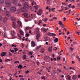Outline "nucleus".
<instances>
[{
  "label": "nucleus",
  "instance_id": "nucleus-13",
  "mask_svg": "<svg viewBox=\"0 0 80 80\" xmlns=\"http://www.w3.org/2000/svg\"><path fill=\"white\" fill-rule=\"evenodd\" d=\"M40 37V33H39L37 34V40H38L39 39V38Z\"/></svg>",
  "mask_w": 80,
  "mask_h": 80
},
{
  "label": "nucleus",
  "instance_id": "nucleus-31",
  "mask_svg": "<svg viewBox=\"0 0 80 80\" xmlns=\"http://www.w3.org/2000/svg\"><path fill=\"white\" fill-rule=\"evenodd\" d=\"M52 33H51L50 32H48V35L49 36H52Z\"/></svg>",
  "mask_w": 80,
  "mask_h": 80
},
{
  "label": "nucleus",
  "instance_id": "nucleus-43",
  "mask_svg": "<svg viewBox=\"0 0 80 80\" xmlns=\"http://www.w3.org/2000/svg\"><path fill=\"white\" fill-rule=\"evenodd\" d=\"M70 49L71 50V52H72V51H73V49H74V48H73L72 47H71V48H70Z\"/></svg>",
  "mask_w": 80,
  "mask_h": 80
},
{
  "label": "nucleus",
  "instance_id": "nucleus-23",
  "mask_svg": "<svg viewBox=\"0 0 80 80\" xmlns=\"http://www.w3.org/2000/svg\"><path fill=\"white\" fill-rule=\"evenodd\" d=\"M41 47V46H38L35 49H36V50H38V49H39V48H40Z\"/></svg>",
  "mask_w": 80,
  "mask_h": 80
},
{
  "label": "nucleus",
  "instance_id": "nucleus-51",
  "mask_svg": "<svg viewBox=\"0 0 80 80\" xmlns=\"http://www.w3.org/2000/svg\"><path fill=\"white\" fill-rule=\"evenodd\" d=\"M63 19H64V20H63V21H65V20H66V19H67V18H63Z\"/></svg>",
  "mask_w": 80,
  "mask_h": 80
},
{
  "label": "nucleus",
  "instance_id": "nucleus-56",
  "mask_svg": "<svg viewBox=\"0 0 80 80\" xmlns=\"http://www.w3.org/2000/svg\"><path fill=\"white\" fill-rule=\"evenodd\" d=\"M2 19V16H1L0 15V21Z\"/></svg>",
  "mask_w": 80,
  "mask_h": 80
},
{
  "label": "nucleus",
  "instance_id": "nucleus-7",
  "mask_svg": "<svg viewBox=\"0 0 80 80\" xmlns=\"http://www.w3.org/2000/svg\"><path fill=\"white\" fill-rule=\"evenodd\" d=\"M7 21H8V18L6 17L4 18L3 20V23H5Z\"/></svg>",
  "mask_w": 80,
  "mask_h": 80
},
{
  "label": "nucleus",
  "instance_id": "nucleus-14",
  "mask_svg": "<svg viewBox=\"0 0 80 80\" xmlns=\"http://www.w3.org/2000/svg\"><path fill=\"white\" fill-rule=\"evenodd\" d=\"M58 38H56L54 40V43H57L58 42Z\"/></svg>",
  "mask_w": 80,
  "mask_h": 80
},
{
  "label": "nucleus",
  "instance_id": "nucleus-47",
  "mask_svg": "<svg viewBox=\"0 0 80 80\" xmlns=\"http://www.w3.org/2000/svg\"><path fill=\"white\" fill-rule=\"evenodd\" d=\"M76 57L78 58V60H79L80 59V58H79V56H77Z\"/></svg>",
  "mask_w": 80,
  "mask_h": 80
},
{
  "label": "nucleus",
  "instance_id": "nucleus-28",
  "mask_svg": "<svg viewBox=\"0 0 80 80\" xmlns=\"http://www.w3.org/2000/svg\"><path fill=\"white\" fill-rule=\"evenodd\" d=\"M24 16L25 17H27V16H28V14L27 13H24Z\"/></svg>",
  "mask_w": 80,
  "mask_h": 80
},
{
  "label": "nucleus",
  "instance_id": "nucleus-54",
  "mask_svg": "<svg viewBox=\"0 0 80 80\" xmlns=\"http://www.w3.org/2000/svg\"><path fill=\"white\" fill-rule=\"evenodd\" d=\"M21 45L22 46V48H23V47H24V46H25V45H24L23 44V43H22L21 44Z\"/></svg>",
  "mask_w": 80,
  "mask_h": 80
},
{
  "label": "nucleus",
  "instance_id": "nucleus-6",
  "mask_svg": "<svg viewBox=\"0 0 80 80\" xmlns=\"http://www.w3.org/2000/svg\"><path fill=\"white\" fill-rule=\"evenodd\" d=\"M21 11L23 12H27V9L24 7H23L21 8Z\"/></svg>",
  "mask_w": 80,
  "mask_h": 80
},
{
  "label": "nucleus",
  "instance_id": "nucleus-45",
  "mask_svg": "<svg viewBox=\"0 0 80 80\" xmlns=\"http://www.w3.org/2000/svg\"><path fill=\"white\" fill-rule=\"evenodd\" d=\"M10 52H12V53H14V51L13 50H10Z\"/></svg>",
  "mask_w": 80,
  "mask_h": 80
},
{
  "label": "nucleus",
  "instance_id": "nucleus-4",
  "mask_svg": "<svg viewBox=\"0 0 80 80\" xmlns=\"http://www.w3.org/2000/svg\"><path fill=\"white\" fill-rule=\"evenodd\" d=\"M58 24L60 25V26L62 28H65V27L64 26L63 23L60 21H59Z\"/></svg>",
  "mask_w": 80,
  "mask_h": 80
},
{
  "label": "nucleus",
  "instance_id": "nucleus-59",
  "mask_svg": "<svg viewBox=\"0 0 80 80\" xmlns=\"http://www.w3.org/2000/svg\"><path fill=\"white\" fill-rule=\"evenodd\" d=\"M52 20H53V19H51L49 20V21L51 22V21H52Z\"/></svg>",
  "mask_w": 80,
  "mask_h": 80
},
{
  "label": "nucleus",
  "instance_id": "nucleus-36",
  "mask_svg": "<svg viewBox=\"0 0 80 80\" xmlns=\"http://www.w3.org/2000/svg\"><path fill=\"white\" fill-rule=\"evenodd\" d=\"M71 6H72V4H70L69 5H68V7H69L70 8H72V7Z\"/></svg>",
  "mask_w": 80,
  "mask_h": 80
},
{
  "label": "nucleus",
  "instance_id": "nucleus-22",
  "mask_svg": "<svg viewBox=\"0 0 80 80\" xmlns=\"http://www.w3.org/2000/svg\"><path fill=\"white\" fill-rule=\"evenodd\" d=\"M4 3V0H0V4H3Z\"/></svg>",
  "mask_w": 80,
  "mask_h": 80
},
{
  "label": "nucleus",
  "instance_id": "nucleus-42",
  "mask_svg": "<svg viewBox=\"0 0 80 80\" xmlns=\"http://www.w3.org/2000/svg\"><path fill=\"white\" fill-rule=\"evenodd\" d=\"M29 55H33V53H32V52H29Z\"/></svg>",
  "mask_w": 80,
  "mask_h": 80
},
{
  "label": "nucleus",
  "instance_id": "nucleus-32",
  "mask_svg": "<svg viewBox=\"0 0 80 80\" xmlns=\"http://www.w3.org/2000/svg\"><path fill=\"white\" fill-rule=\"evenodd\" d=\"M14 50L15 51V52H17V51H18V49L17 48H14Z\"/></svg>",
  "mask_w": 80,
  "mask_h": 80
},
{
  "label": "nucleus",
  "instance_id": "nucleus-33",
  "mask_svg": "<svg viewBox=\"0 0 80 80\" xmlns=\"http://www.w3.org/2000/svg\"><path fill=\"white\" fill-rule=\"evenodd\" d=\"M52 36L53 37H55L56 34L55 33H52Z\"/></svg>",
  "mask_w": 80,
  "mask_h": 80
},
{
  "label": "nucleus",
  "instance_id": "nucleus-21",
  "mask_svg": "<svg viewBox=\"0 0 80 80\" xmlns=\"http://www.w3.org/2000/svg\"><path fill=\"white\" fill-rule=\"evenodd\" d=\"M22 68H23V66H22V65L20 64L19 65L18 67V68H20L21 69H22Z\"/></svg>",
  "mask_w": 80,
  "mask_h": 80
},
{
  "label": "nucleus",
  "instance_id": "nucleus-39",
  "mask_svg": "<svg viewBox=\"0 0 80 80\" xmlns=\"http://www.w3.org/2000/svg\"><path fill=\"white\" fill-rule=\"evenodd\" d=\"M57 71H59V73H60L61 72H62V70L60 69H57Z\"/></svg>",
  "mask_w": 80,
  "mask_h": 80
},
{
  "label": "nucleus",
  "instance_id": "nucleus-63",
  "mask_svg": "<svg viewBox=\"0 0 80 80\" xmlns=\"http://www.w3.org/2000/svg\"><path fill=\"white\" fill-rule=\"evenodd\" d=\"M20 80H24V78H21L20 79Z\"/></svg>",
  "mask_w": 80,
  "mask_h": 80
},
{
  "label": "nucleus",
  "instance_id": "nucleus-46",
  "mask_svg": "<svg viewBox=\"0 0 80 80\" xmlns=\"http://www.w3.org/2000/svg\"><path fill=\"white\" fill-rule=\"evenodd\" d=\"M53 19H54L55 20H57V17H55L53 18Z\"/></svg>",
  "mask_w": 80,
  "mask_h": 80
},
{
  "label": "nucleus",
  "instance_id": "nucleus-29",
  "mask_svg": "<svg viewBox=\"0 0 80 80\" xmlns=\"http://www.w3.org/2000/svg\"><path fill=\"white\" fill-rule=\"evenodd\" d=\"M45 51V50L44 49H42L41 50V52L42 53H43V52H44V51Z\"/></svg>",
  "mask_w": 80,
  "mask_h": 80
},
{
  "label": "nucleus",
  "instance_id": "nucleus-57",
  "mask_svg": "<svg viewBox=\"0 0 80 80\" xmlns=\"http://www.w3.org/2000/svg\"><path fill=\"white\" fill-rule=\"evenodd\" d=\"M53 60H54V61H56L57 60V58H53Z\"/></svg>",
  "mask_w": 80,
  "mask_h": 80
},
{
  "label": "nucleus",
  "instance_id": "nucleus-35",
  "mask_svg": "<svg viewBox=\"0 0 80 80\" xmlns=\"http://www.w3.org/2000/svg\"><path fill=\"white\" fill-rule=\"evenodd\" d=\"M43 32L44 33H45V32H47V29H46V28H44L43 29Z\"/></svg>",
  "mask_w": 80,
  "mask_h": 80
},
{
  "label": "nucleus",
  "instance_id": "nucleus-53",
  "mask_svg": "<svg viewBox=\"0 0 80 80\" xmlns=\"http://www.w3.org/2000/svg\"><path fill=\"white\" fill-rule=\"evenodd\" d=\"M28 38H26L25 40V42H26V41H28Z\"/></svg>",
  "mask_w": 80,
  "mask_h": 80
},
{
  "label": "nucleus",
  "instance_id": "nucleus-17",
  "mask_svg": "<svg viewBox=\"0 0 80 80\" xmlns=\"http://www.w3.org/2000/svg\"><path fill=\"white\" fill-rule=\"evenodd\" d=\"M67 77L68 78V80H71V76H70V75H68L67 76Z\"/></svg>",
  "mask_w": 80,
  "mask_h": 80
},
{
  "label": "nucleus",
  "instance_id": "nucleus-64",
  "mask_svg": "<svg viewBox=\"0 0 80 80\" xmlns=\"http://www.w3.org/2000/svg\"><path fill=\"white\" fill-rule=\"evenodd\" d=\"M72 8H75V6H74V5H73L72 6Z\"/></svg>",
  "mask_w": 80,
  "mask_h": 80
},
{
  "label": "nucleus",
  "instance_id": "nucleus-34",
  "mask_svg": "<svg viewBox=\"0 0 80 80\" xmlns=\"http://www.w3.org/2000/svg\"><path fill=\"white\" fill-rule=\"evenodd\" d=\"M75 56V53H73V54H72V56L71 57V58H73V57Z\"/></svg>",
  "mask_w": 80,
  "mask_h": 80
},
{
  "label": "nucleus",
  "instance_id": "nucleus-30",
  "mask_svg": "<svg viewBox=\"0 0 80 80\" xmlns=\"http://www.w3.org/2000/svg\"><path fill=\"white\" fill-rule=\"evenodd\" d=\"M23 58L24 59H26L27 58V56L25 55H23Z\"/></svg>",
  "mask_w": 80,
  "mask_h": 80
},
{
  "label": "nucleus",
  "instance_id": "nucleus-5",
  "mask_svg": "<svg viewBox=\"0 0 80 80\" xmlns=\"http://www.w3.org/2000/svg\"><path fill=\"white\" fill-rule=\"evenodd\" d=\"M42 13H43V10L42 9L39 10L37 12V14L38 15H42Z\"/></svg>",
  "mask_w": 80,
  "mask_h": 80
},
{
  "label": "nucleus",
  "instance_id": "nucleus-18",
  "mask_svg": "<svg viewBox=\"0 0 80 80\" xmlns=\"http://www.w3.org/2000/svg\"><path fill=\"white\" fill-rule=\"evenodd\" d=\"M34 8H35V10H38V8H39V7H38V6H34Z\"/></svg>",
  "mask_w": 80,
  "mask_h": 80
},
{
  "label": "nucleus",
  "instance_id": "nucleus-41",
  "mask_svg": "<svg viewBox=\"0 0 80 80\" xmlns=\"http://www.w3.org/2000/svg\"><path fill=\"white\" fill-rule=\"evenodd\" d=\"M29 36V34L27 33L26 34V37H28Z\"/></svg>",
  "mask_w": 80,
  "mask_h": 80
},
{
  "label": "nucleus",
  "instance_id": "nucleus-20",
  "mask_svg": "<svg viewBox=\"0 0 80 80\" xmlns=\"http://www.w3.org/2000/svg\"><path fill=\"white\" fill-rule=\"evenodd\" d=\"M20 34L21 35H24V32L23 31L21 30H20Z\"/></svg>",
  "mask_w": 80,
  "mask_h": 80
},
{
  "label": "nucleus",
  "instance_id": "nucleus-12",
  "mask_svg": "<svg viewBox=\"0 0 80 80\" xmlns=\"http://www.w3.org/2000/svg\"><path fill=\"white\" fill-rule=\"evenodd\" d=\"M39 30L40 29H39V28H36L35 30V32L37 33H38V32H39Z\"/></svg>",
  "mask_w": 80,
  "mask_h": 80
},
{
  "label": "nucleus",
  "instance_id": "nucleus-8",
  "mask_svg": "<svg viewBox=\"0 0 80 80\" xmlns=\"http://www.w3.org/2000/svg\"><path fill=\"white\" fill-rule=\"evenodd\" d=\"M6 15L7 17H11V14H10V12L8 11H7L6 13Z\"/></svg>",
  "mask_w": 80,
  "mask_h": 80
},
{
  "label": "nucleus",
  "instance_id": "nucleus-10",
  "mask_svg": "<svg viewBox=\"0 0 80 80\" xmlns=\"http://www.w3.org/2000/svg\"><path fill=\"white\" fill-rule=\"evenodd\" d=\"M11 34L13 36H15V31L13 30L11 31Z\"/></svg>",
  "mask_w": 80,
  "mask_h": 80
},
{
  "label": "nucleus",
  "instance_id": "nucleus-58",
  "mask_svg": "<svg viewBox=\"0 0 80 80\" xmlns=\"http://www.w3.org/2000/svg\"><path fill=\"white\" fill-rule=\"evenodd\" d=\"M47 20H48V19H47V18H45V19L44 21H45V22H47Z\"/></svg>",
  "mask_w": 80,
  "mask_h": 80
},
{
  "label": "nucleus",
  "instance_id": "nucleus-1",
  "mask_svg": "<svg viewBox=\"0 0 80 80\" xmlns=\"http://www.w3.org/2000/svg\"><path fill=\"white\" fill-rule=\"evenodd\" d=\"M5 3L7 7H10L11 6V2L9 0H6L5 1Z\"/></svg>",
  "mask_w": 80,
  "mask_h": 80
},
{
  "label": "nucleus",
  "instance_id": "nucleus-26",
  "mask_svg": "<svg viewBox=\"0 0 80 80\" xmlns=\"http://www.w3.org/2000/svg\"><path fill=\"white\" fill-rule=\"evenodd\" d=\"M11 2H12V3H15V2H16V1L17 0H11Z\"/></svg>",
  "mask_w": 80,
  "mask_h": 80
},
{
  "label": "nucleus",
  "instance_id": "nucleus-40",
  "mask_svg": "<svg viewBox=\"0 0 80 80\" xmlns=\"http://www.w3.org/2000/svg\"><path fill=\"white\" fill-rule=\"evenodd\" d=\"M18 37L20 38V39H22V37H21V36L19 34L18 35Z\"/></svg>",
  "mask_w": 80,
  "mask_h": 80
},
{
  "label": "nucleus",
  "instance_id": "nucleus-60",
  "mask_svg": "<svg viewBox=\"0 0 80 80\" xmlns=\"http://www.w3.org/2000/svg\"><path fill=\"white\" fill-rule=\"evenodd\" d=\"M9 55H10V56H12V53H11V52H9Z\"/></svg>",
  "mask_w": 80,
  "mask_h": 80
},
{
  "label": "nucleus",
  "instance_id": "nucleus-37",
  "mask_svg": "<svg viewBox=\"0 0 80 80\" xmlns=\"http://www.w3.org/2000/svg\"><path fill=\"white\" fill-rule=\"evenodd\" d=\"M47 40H48V38L47 37H45V40L44 41L45 42H47Z\"/></svg>",
  "mask_w": 80,
  "mask_h": 80
},
{
  "label": "nucleus",
  "instance_id": "nucleus-61",
  "mask_svg": "<svg viewBox=\"0 0 80 80\" xmlns=\"http://www.w3.org/2000/svg\"><path fill=\"white\" fill-rule=\"evenodd\" d=\"M63 11V8H62L61 10H59L58 12H62Z\"/></svg>",
  "mask_w": 80,
  "mask_h": 80
},
{
  "label": "nucleus",
  "instance_id": "nucleus-55",
  "mask_svg": "<svg viewBox=\"0 0 80 80\" xmlns=\"http://www.w3.org/2000/svg\"><path fill=\"white\" fill-rule=\"evenodd\" d=\"M2 34H3V33L1 31H0V35H2Z\"/></svg>",
  "mask_w": 80,
  "mask_h": 80
},
{
  "label": "nucleus",
  "instance_id": "nucleus-38",
  "mask_svg": "<svg viewBox=\"0 0 80 80\" xmlns=\"http://www.w3.org/2000/svg\"><path fill=\"white\" fill-rule=\"evenodd\" d=\"M29 29V28H28L27 27V28H25L24 29V30H28Z\"/></svg>",
  "mask_w": 80,
  "mask_h": 80
},
{
  "label": "nucleus",
  "instance_id": "nucleus-25",
  "mask_svg": "<svg viewBox=\"0 0 80 80\" xmlns=\"http://www.w3.org/2000/svg\"><path fill=\"white\" fill-rule=\"evenodd\" d=\"M12 27L14 28H15V23L14 22H12Z\"/></svg>",
  "mask_w": 80,
  "mask_h": 80
},
{
  "label": "nucleus",
  "instance_id": "nucleus-15",
  "mask_svg": "<svg viewBox=\"0 0 80 80\" xmlns=\"http://www.w3.org/2000/svg\"><path fill=\"white\" fill-rule=\"evenodd\" d=\"M18 23L19 25H20V27H21L22 28V22H21L20 21H18Z\"/></svg>",
  "mask_w": 80,
  "mask_h": 80
},
{
  "label": "nucleus",
  "instance_id": "nucleus-24",
  "mask_svg": "<svg viewBox=\"0 0 80 80\" xmlns=\"http://www.w3.org/2000/svg\"><path fill=\"white\" fill-rule=\"evenodd\" d=\"M31 1H32V2H32V5L33 6V4L35 3V1L34 0H30Z\"/></svg>",
  "mask_w": 80,
  "mask_h": 80
},
{
  "label": "nucleus",
  "instance_id": "nucleus-19",
  "mask_svg": "<svg viewBox=\"0 0 80 80\" xmlns=\"http://www.w3.org/2000/svg\"><path fill=\"white\" fill-rule=\"evenodd\" d=\"M72 78L73 79V80H76V79H77V76H75V75H73Z\"/></svg>",
  "mask_w": 80,
  "mask_h": 80
},
{
  "label": "nucleus",
  "instance_id": "nucleus-44",
  "mask_svg": "<svg viewBox=\"0 0 80 80\" xmlns=\"http://www.w3.org/2000/svg\"><path fill=\"white\" fill-rule=\"evenodd\" d=\"M57 59L58 60H60V56H59V57H58Z\"/></svg>",
  "mask_w": 80,
  "mask_h": 80
},
{
  "label": "nucleus",
  "instance_id": "nucleus-16",
  "mask_svg": "<svg viewBox=\"0 0 80 80\" xmlns=\"http://www.w3.org/2000/svg\"><path fill=\"white\" fill-rule=\"evenodd\" d=\"M31 45H32L33 47H35V42H34L32 41L31 42Z\"/></svg>",
  "mask_w": 80,
  "mask_h": 80
},
{
  "label": "nucleus",
  "instance_id": "nucleus-11",
  "mask_svg": "<svg viewBox=\"0 0 80 80\" xmlns=\"http://www.w3.org/2000/svg\"><path fill=\"white\" fill-rule=\"evenodd\" d=\"M7 54V53L5 52H2V53L1 55L2 57H3V56H5V55Z\"/></svg>",
  "mask_w": 80,
  "mask_h": 80
},
{
  "label": "nucleus",
  "instance_id": "nucleus-3",
  "mask_svg": "<svg viewBox=\"0 0 80 80\" xmlns=\"http://www.w3.org/2000/svg\"><path fill=\"white\" fill-rule=\"evenodd\" d=\"M10 10L12 12H16L17 9L15 7H11Z\"/></svg>",
  "mask_w": 80,
  "mask_h": 80
},
{
  "label": "nucleus",
  "instance_id": "nucleus-52",
  "mask_svg": "<svg viewBox=\"0 0 80 80\" xmlns=\"http://www.w3.org/2000/svg\"><path fill=\"white\" fill-rule=\"evenodd\" d=\"M53 47V46H52L51 47H50L49 49L48 50H51L52 49V47Z\"/></svg>",
  "mask_w": 80,
  "mask_h": 80
},
{
  "label": "nucleus",
  "instance_id": "nucleus-2",
  "mask_svg": "<svg viewBox=\"0 0 80 80\" xmlns=\"http://www.w3.org/2000/svg\"><path fill=\"white\" fill-rule=\"evenodd\" d=\"M24 7L26 8H29V9H32V7L31 6H29V4L27 2H26L24 4Z\"/></svg>",
  "mask_w": 80,
  "mask_h": 80
},
{
  "label": "nucleus",
  "instance_id": "nucleus-49",
  "mask_svg": "<svg viewBox=\"0 0 80 80\" xmlns=\"http://www.w3.org/2000/svg\"><path fill=\"white\" fill-rule=\"evenodd\" d=\"M19 77H22V78L24 77L23 76H22V75H19Z\"/></svg>",
  "mask_w": 80,
  "mask_h": 80
},
{
  "label": "nucleus",
  "instance_id": "nucleus-50",
  "mask_svg": "<svg viewBox=\"0 0 80 80\" xmlns=\"http://www.w3.org/2000/svg\"><path fill=\"white\" fill-rule=\"evenodd\" d=\"M25 73H26L27 74V73H29V71H26V72H25Z\"/></svg>",
  "mask_w": 80,
  "mask_h": 80
},
{
  "label": "nucleus",
  "instance_id": "nucleus-48",
  "mask_svg": "<svg viewBox=\"0 0 80 80\" xmlns=\"http://www.w3.org/2000/svg\"><path fill=\"white\" fill-rule=\"evenodd\" d=\"M73 43L74 44H77L78 43H77V42H73Z\"/></svg>",
  "mask_w": 80,
  "mask_h": 80
},
{
  "label": "nucleus",
  "instance_id": "nucleus-62",
  "mask_svg": "<svg viewBox=\"0 0 80 80\" xmlns=\"http://www.w3.org/2000/svg\"><path fill=\"white\" fill-rule=\"evenodd\" d=\"M35 17V15L33 14V15L32 16V18H34V17Z\"/></svg>",
  "mask_w": 80,
  "mask_h": 80
},
{
  "label": "nucleus",
  "instance_id": "nucleus-9",
  "mask_svg": "<svg viewBox=\"0 0 80 80\" xmlns=\"http://www.w3.org/2000/svg\"><path fill=\"white\" fill-rule=\"evenodd\" d=\"M11 19L13 22H15L16 21V18L14 17V16H13L11 17Z\"/></svg>",
  "mask_w": 80,
  "mask_h": 80
},
{
  "label": "nucleus",
  "instance_id": "nucleus-27",
  "mask_svg": "<svg viewBox=\"0 0 80 80\" xmlns=\"http://www.w3.org/2000/svg\"><path fill=\"white\" fill-rule=\"evenodd\" d=\"M42 20H40L39 21V22H38V25H40L41 23H42Z\"/></svg>",
  "mask_w": 80,
  "mask_h": 80
}]
</instances>
